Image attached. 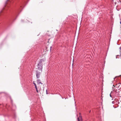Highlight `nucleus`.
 Here are the masks:
<instances>
[{
	"label": "nucleus",
	"instance_id": "423d86ee",
	"mask_svg": "<svg viewBox=\"0 0 121 121\" xmlns=\"http://www.w3.org/2000/svg\"><path fill=\"white\" fill-rule=\"evenodd\" d=\"M37 84H39L40 83L42 84H43V83L41 82V81L40 79H37Z\"/></svg>",
	"mask_w": 121,
	"mask_h": 121
},
{
	"label": "nucleus",
	"instance_id": "20e7f679",
	"mask_svg": "<svg viewBox=\"0 0 121 121\" xmlns=\"http://www.w3.org/2000/svg\"><path fill=\"white\" fill-rule=\"evenodd\" d=\"M79 116L77 118V120L78 121H83L82 118V116L81 115V113H79Z\"/></svg>",
	"mask_w": 121,
	"mask_h": 121
},
{
	"label": "nucleus",
	"instance_id": "f257e3e1",
	"mask_svg": "<svg viewBox=\"0 0 121 121\" xmlns=\"http://www.w3.org/2000/svg\"><path fill=\"white\" fill-rule=\"evenodd\" d=\"M45 61V59H42L40 60V61L38 64L37 69L40 71H41V72H42V69L43 68L42 62Z\"/></svg>",
	"mask_w": 121,
	"mask_h": 121
},
{
	"label": "nucleus",
	"instance_id": "4468645a",
	"mask_svg": "<svg viewBox=\"0 0 121 121\" xmlns=\"http://www.w3.org/2000/svg\"><path fill=\"white\" fill-rule=\"evenodd\" d=\"M9 0H7V1H8Z\"/></svg>",
	"mask_w": 121,
	"mask_h": 121
},
{
	"label": "nucleus",
	"instance_id": "0eeeda50",
	"mask_svg": "<svg viewBox=\"0 0 121 121\" xmlns=\"http://www.w3.org/2000/svg\"><path fill=\"white\" fill-rule=\"evenodd\" d=\"M110 96L112 98L115 97L113 95V93L112 91H111V93H110Z\"/></svg>",
	"mask_w": 121,
	"mask_h": 121
},
{
	"label": "nucleus",
	"instance_id": "7ed1b4c3",
	"mask_svg": "<svg viewBox=\"0 0 121 121\" xmlns=\"http://www.w3.org/2000/svg\"><path fill=\"white\" fill-rule=\"evenodd\" d=\"M35 72H36V75L37 78V79H38L40 77V75L42 72H41V71H39L38 70H36V71Z\"/></svg>",
	"mask_w": 121,
	"mask_h": 121
},
{
	"label": "nucleus",
	"instance_id": "39448f33",
	"mask_svg": "<svg viewBox=\"0 0 121 121\" xmlns=\"http://www.w3.org/2000/svg\"><path fill=\"white\" fill-rule=\"evenodd\" d=\"M33 83L34 84V85L35 86V89H36V91L37 92V93H38L39 92V91H38V90L37 86H36V84L35 83V82L34 81L33 82Z\"/></svg>",
	"mask_w": 121,
	"mask_h": 121
},
{
	"label": "nucleus",
	"instance_id": "f8f14e48",
	"mask_svg": "<svg viewBox=\"0 0 121 121\" xmlns=\"http://www.w3.org/2000/svg\"><path fill=\"white\" fill-rule=\"evenodd\" d=\"M120 49H121V47H120Z\"/></svg>",
	"mask_w": 121,
	"mask_h": 121
},
{
	"label": "nucleus",
	"instance_id": "9d476101",
	"mask_svg": "<svg viewBox=\"0 0 121 121\" xmlns=\"http://www.w3.org/2000/svg\"><path fill=\"white\" fill-rule=\"evenodd\" d=\"M117 77V76H116V77H115L114 78V79H115V78Z\"/></svg>",
	"mask_w": 121,
	"mask_h": 121
},
{
	"label": "nucleus",
	"instance_id": "f03ea898",
	"mask_svg": "<svg viewBox=\"0 0 121 121\" xmlns=\"http://www.w3.org/2000/svg\"><path fill=\"white\" fill-rule=\"evenodd\" d=\"M112 92L113 95L115 97L117 96H119L120 97H121L120 95V92L117 89H115L113 90Z\"/></svg>",
	"mask_w": 121,
	"mask_h": 121
},
{
	"label": "nucleus",
	"instance_id": "6e6552de",
	"mask_svg": "<svg viewBox=\"0 0 121 121\" xmlns=\"http://www.w3.org/2000/svg\"><path fill=\"white\" fill-rule=\"evenodd\" d=\"M52 46H51L50 47V50L51 51L52 50Z\"/></svg>",
	"mask_w": 121,
	"mask_h": 121
},
{
	"label": "nucleus",
	"instance_id": "9b49d317",
	"mask_svg": "<svg viewBox=\"0 0 121 121\" xmlns=\"http://www.w3.org/2000/svg\"><path fill=\"white\" fill-rule=\"evenodd\" d=\"M91 111V110H90V111H89V113H90V112Z\"/></svg>",
	"mask_w": 121,
	"mask_h": 121
},
{
	"label": "nucleus",
	"instance_id": "1a4fd4ad",
	"mask_svg": "<svg viewBox=\"0 0 121 121\" xmlns=\"http://www.w3.org/2000/svg\"><path fill=\"white\" fill-rule=\"evenodd\" d=\"M46 93L47 94H48V93L47 89L46 90Z\"/></svg>",
	"mask_w": 121,
	"mask_h": 121
},
{
	"label": "nucleus",
	"instance_id": "ddd939ff",
	"mask_svg": "<svg viewBox=\"0 0 121 121\" xmlns=\"http://www.w3.org/2000/svg\"><path fill=\"white\" fill-rule=\"evenodd\" d=\"M120 24H121V22H120Z\"/></svg>",
	"mask_w": 121,
	"mask_h": 121
}]
</instances>
